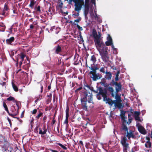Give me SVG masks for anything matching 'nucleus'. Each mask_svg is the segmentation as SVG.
Segmentation results:
<instances>
[{
  "instance_id": "54",
  "label": "nucleus",
  "mask_w": 152,
  "mask_h": 152,
  "mask_svg": "<svg viewBox=\"0 0 152 152\" xmlns=\"http://www.w3.org/2000/svg\"><path fill=\"white\" fill-rule=\"evenodd\" d=\"M81 20V18L80 17H79L78 19H76L75 20L74 22H79Z\"/></svg>"
},
{
  "instance_id": "52",
  "label": "nucleus",
  "mask_w": 152,
  "mask_h": 152,
  "mask_svg": "<svg viewBox=\"0 0 152 152\" xmlns=\"http://www.w3.org/2000/svg\"><path fill=\"white\" fill-rule=\"evenodd\" d=\"M56 120L54 119V118H53V119L52 120V122H51V124L52 126L53 125L56 123Z\"/></svg>"
},
{
  "instance_id": "12",
  "label": "nucleus",
  "mask_w": 152,
  "mask_h": 152,
  "mask_svg": "<svg viewBox=\"0 0 152 152\" xmlns=\"http://www.w3.org/2000/svg\"><path fill=\"white\" fill-rule=\"evenodd\" d=\"M3 106L4 107V108L5 110L7 112V113H8L9 115H10V116H12V117H14V116H16L17 114L19 113L18 109V110L16 112H17L16 113H14V114H12L10 113V112H9V111L7 106V104H6L5 102L4 101L3 102Z\"/></svg>"
},
{
  "instance_id": "15",
  "label": "nucleus",
  "mask_w": 152,
  "mask_h": 152,
  "mask_svg": "<svg viewBox=\"0 0 152 152\" xmlns=\"http://www.w3.org/2000/svg\"><path fill=\"white\" fill-rule=\"evenodd\" d=\"M126 137L129 140H130L131 138H132L133 139H135L136 138L132 130H130L129 132H128V131L126 132Z\"/></svg>"
},
{
  "instance_id": "56",
  "label": "nucleus",
  "mask_w": 152,
  "mask_h": 152,
  "mask_svg": "<svg viewBox=\"0 0 152 152\" xmlns=\"http://www.w3.org/2000/svg\"><path fill=\"white\" fill-rule=\"evenodd\" d=\"M40 87H41V93H42L43 91V86H42V85L41 84H40Z\"/></svg>"
},
{
  "instance_id": "43",
  "label": "nucleus",
  "mask_w": 152,
  "mask_h": 152,
  "mask_svg": "<svg viewBox=\"0 0 152 152\" xmlns=\"http://www.w3.org/2000/svg\"><path fill=\"white\" fill-rule=\"evenodd\" d=\"M99 71L105 74L106 73V72L105 71V69L104 67H101V68L100 69Z\"/></svg>"
},
{
  "instance_id": "36",
  "label": "nucleus",
  "mask_w": 152,
  "mask_h": 152,
  "mask_svg": "<svg viewBox=\"0 0 152 152\" xmlns=\"http://www.w3.org/2000/svg\"><path fill=\"white\" fill-rule=\"evenodd\" d=\"M20 58L22 61H23L24 58L26 56V55L23 53H21L19 55Z\"/></svg>"
},
{
  "instance_id": "50",
  "label": "nucleus",
  "mask_w": 152,
  "mask_h": 152,
  "mask_svg": "<svg viewBox=\"0 0 152 152\" xmlns=\"http://www.w3.org/2000/svg\"><path fill=\"white\" fill-rule=\"evenodd\" d=\"M47 118V116L45 115V116L43 117V123H45V122L46 121V120Z\"/></svg>"
},
{
  "instance_id": "46",
  "label": "nucleus",
  "mask_w": 152,
  "mask_h": 152,
  "mask_svg": "<svg viewBox=\"0 0 152 152\" xmlns=\"http://www.w3.org/2000/svg\"><path fill=\"white\" fill-rule=\"evenodd\" d=\"M134 114H135V116H139L140 114V112L135 111L134 112Z\"/></svg>"
},
{
  "instance_id": "49",
  "label": "nucleus",
  "mask_w": 152,
  "mask_h": 152,
  "mask_svg": "<svg viewBox=\"0 0 152 152\" xmlns=\"http://www.w3.org/2000/svg\"><path fill=\"white\" fill-rule=\"evenodd\" d=\"M77 27L78 28V29L80 31L83 30V28L82 27L78 25L77 24Z\"/></svg>"
},
{
  "instance_id": "25",
  "label": "nucleus",
  "mask_w": 152,
  "mask_h": 152,
  "mask_svg": "<svg viewBox=\"0 0 152 152\" xmlns=\"http://www.w3.org/2000/svg\"><path fill=\"white\" fill-rule=\"evenodd\" d=\"M15 40V38L14 37H11L10 38L7 39L6 40L7 44H11Z\"/></svg>"
},
{
  "instance_id": "64",
  "label": "nucleus",
  "mask_w": 152,
  "mask_h": 152,
  "mask_svg": "<svg viewBox=\"0 0 152 152\" xmlns=\"http://www.w3.org/2000/svg\"><path fill=\"white\" fill-rule=\"evenodd\" d=\"M50 151H51V152H58L56 150H53L52 149H50Z\"/></svg>"
},
{
  "instance_id": "13",
  "label": "nucleus",
  "mask_w": 152,
  "mask_h": 152,
  "mask_svg": "<svg viewBox=\"0 0 152 152\" xmlns=\"http://www.w3.org/2000/svg\"><path fill=\"white\" fill-rule=\"evenodd\" d=\"M100 55L102 59L104 62H106L109 61V57L108 56L107 52L100 54Z\"/></svg>"
},
{
  "instance_id": "20",
  "label": "nucleus",
  "mask_w": 152,
  "mask_h": 152,
  "mask_svg": "<svg viewBox=\"0 0 152 152\" xmlns=\"http://www.w3.org/2000/svg\"><path fill=\"white\" fill-rule=\"evenodd\" d=\"M139 132L142 134H145L147 133L146 131L145 128L141 126H139L138 127Z\"/></svg>"
},
{
  "instance_id": "14",
  "label": "nucleus",
  "mask_w": 152,
  "mask_h": 152,
  "mask_svg": "<svg viewBox=\"0 0 152 152\" xmlns=\"http://www.w3.org/2000/svg\"><path fill=\"white\" fill-rule=\"evenodd\" d=\"M107 41L105 42V45L107 46H109L113 43L112 38L109 34H107Z\"/></svg>"
},
{
  "instance_id": "55",
  "label": "nucleus",
  "mask_w": 152,
  "mask_h": 152,
  "mask_svg": "<svg viewBox=\"0 0 152 152\" xmlns=\"http://www.w3.org/2000/svg\"><path fill=\"white\" fill-rule=\"evenodd\" d=\"M82 88V87H79V88H77L76 90H75V91L76 92H77V91H80L81 90Z\"/></svg>"
},
{
  "instance_id": "32",
  "label": "nucleus",
  "mask_w": 152,
  "mask_h": 152,
  "mask_svg": "<svg viewBox=\"0 0 152 152\" xmlns=\"http://www.w3.org/2000/svg\"><path fill=\"white\" fill-rule=\"evenodd\" d=\"M69 116V108L68 106H67L66 110V118H68Z\"/></svg>"
},
{
  "instance_id": "10",
  "label": "nucleus",
  "mask_w": 152,
  "mask_h": 152,
  "mask_svg": "<svg viewBox=\"0 0 152 152\" xmlns=\"http://www.w3.org/2000/svg\"><path fill=\"white\" fill-rule=\"evenodd\" d=\"M9 3L7 2L4 5V7L1 15L4 16H7L9 14L10 9L9 8V6H8Z\"/></svg>"
},
{
  "instance_id": "28",
  "label": "nucleus",
  "mask_w": 152,
  "mask_h": 152,
  "mask_svg": "<svg viewBox=\"0 0 152 152\" xmlns=\"http://www.w3.org/2000/svg\"><path fill=\"white\" fill-rule=\"evenodd\" d=\"M36 1H35L34 0H31L30 1V3L29 4V7H30L31 9H33L34 6Z\"/></svg>"
},
{
  "instance_id": "51",
  "label": "nucleus",
  "mask_w": 152,
  "mask_h": 152,
  "mask_svg": "<svg viewBox=\"0 0 152 152\" xmlns=\"http://www.w3.org/2000/svg\"><path fill=\"white\" fill-rule=\"evenodd\" d=\"M7 119L9 122V124H10V126L11 127L12 126V125L11 120H10V119L9 118V117H7Z\"/></svg>"
},
{
  "instance_id": "37",
  "label": "nucleus",
  "mask_w": 152,
  "mask_h": 152,
  "mask_svg": "<svg viewBox=\"0 0 152 152\" xmlns=\"http://www.w3.org/2000/svg\"><path fill=\"white\" fill-rule=\"evenodd\" d=\"M30 66V64H26L25 66H23V68L26 70H28Z\"/></svg>"
},
{
  "instance_id": "17",
  "label": "nucleus",
  "mask_w": 152,
  "mask_h": 152,
  "mask_svg": "<svg viewBox=\"0 0 152 152\" xmlns=\"http://www.w3.org/2000/svg\"><path fill=\"white\" fill-rule=\"evenodd\" d=\"M115 99V101H116V102L115 103L114 106L115 107H117L118 108L120 109L122 106V105L121 103V96H120Z\"/></svg>"
},
{
  "instance_id": "8",
  "label": "nucleus",
  "mask_w": 152,
  "mask_h": 152,
  "mask_svg": "<svg viewBox=\"0 0 152 152\" xmlns=\"http://www.w3.org/2000/svg\"><path fill=\"white\" fill-rule=\"evenodd\" d=\"M105 74L104 76V78L102 79L101 82L102 84H103V85H104L105 83V80H104V79L105 80L108 81H110L111 80L112 76V72H110L106 71Z\"/></svg>"
},
{
  "instance_id": "60",
  "label": "nucleus",
  "mask_w": 152,
  "mask_h": 152,
  "mask_svg": "<svg viewBox=\"0 0 152 152\" xmlns=\"http://www.w3.org/2000/svg\"><path fill=\"white\" fill-rule=\"evenodd\" d=\"M111 68L113 70H117V72L119 70H117V68L115 67L114 66H113V67H112Z\"/></svg>"
},
{
  "instance_id": "42",
  "label": "nucleus",
  "mask_w": 152,
  "mask_h": 152,
  "mask_svg": "<svg viewBox=\"0 0 152 152\" xmlns=\"http://www.w3.org/2000/svg\"><path fill=\"white\" fill-rule=\"evenodd\" d=\"M10 110L12 112H14L16 111V109L14 106L12 105L11 106Z\"/></svg>"
},
{
  "instance_id": "44",
  "label": "nucleus",
  "mask_w": 152,
  "mask_h": 152,
  "mask_svg": "<svg viewBox=\"0 0 152 152\" xmlns=\"http://www.w3.org/2000/svg\"><path fill=\"white\" fill-rule=\"evenodd\" d=\"M89 10L85 9L84 14L85 17L87 16V15L88 13Z\"/></svg>"
},
{
  "instance_id": "2",
  "label": "nucleus",
  "mask_w": 152,
  "mask_h": 152,
  "mask_svg": "<svg viewBox=\"0 0 152 152\" xmlns=\"http://www.w3.org/2000/svg\"><path fill=\"white\" fill-rule=\"evenodd\" d=\"M81 102L82 109L84 110L88 111L89 109H91L94 107L93 102H90V101H88L81 99Z\"/></svg>"
},
{
  "instance_id": "35",
  "label": "nucleus",
  "mask_w": 152,
  "mask_h": 152,
  "mask_svg": "<svg viewBox=\"0 0 152 152\" xmlns=\"http://www.w3.org/2000/svg\"><path fill=\"white\" fill-rule=\"evenodd\" d=\"M91 60L92 61L93 63L96 62V58L94 55H93L91 56Z\"/></svg>"
},
{
  "instance_id": "48",
  "label": "nucleus",
  "mask_w": 152,
  "mask_h": 152,
  "mask_svg": "<svg viewBox=\"0 0 152 152\" xmlns=\"http://www.w3.org/2000/svg\"><path fill=\"white\" fill-rule=\"evenodd\" d=\"M37 112V109H34L32 112L31 111V113L32 114H35Z\"/></svg>"
},
{
  "instance_id": "45",
  "label": "nucleus",
  "mask_w": 152,
  "mask_h": 152,
  "mask_svg": "<svg viewBox=\"0 0 152 152\" xmlns=\"http://www.w3.org/2000/svg\"><path fill=\"white\" fill-rule=\"evenodd\" d=\"M135 119L136 121H141V119L139 116H135Z\"/></svg>"
},
{
  "instance_id": "63",
  "label": "nucleus",
  "mask_w": 152,
  "mask_h": 152,
  "mask_svg": "<svg viewBox=\"0 0 152 152\" xmlns=\"http://www.w3.org/2000/svg\"><path fill=\"white\" fill-rule=\"evenodd\" d=\"M24 112V111H23L22 113V114H21V116H20L21 118H23V117Z\"/></svg>"
},
{
  "instance_id": "30",
  "label": "nucleus",
  "mask_w": 152,
  "mask_h": 152,
  "mask_svg": "<svg viewBox=\"0 0 152 152\" xmlns=\"http://www.w3.org/2000/svg\"><path fill=\"white\" fill-rule=\"evenodd\" d=\"M12 88L15 91L17 92L18 91V87L13 82L12 83Z\"/></svg>"
},
{
  "instance_id": "5",
  "label": "nucleus",
  "mask_w": 152,
  "mask_h": 152,
  "mask_svg": "<svg viewBox=\"0 0 152 152\" xmlns=\"http://www.w3.org/2000/svg\"><path fill=\"white\" fill-rule=\"evenodd\" d=\"M83 96L81 97V99L84 100H87L88 101H90V102H93V95L92 92L89 91H88L86 90L83 92Z\"/></svg>"
},
{
  "instance_id": "3",
  "label": "nucleus",
  "mask_w": 152,
  "mask_h": 152,
  "mask_svg": "<svg viewBox=\"0 0 152 152\" xmlns=\"http://www.w3.org/2000/svg\"><path fill=\"white\" fill-rule=\"evenodd\" d=\"M99 91V93L96 95V97L97 99L100 100L102 99L100 96H101L103 98V101H105L107 100V88H102L101 87H99L98 88Z\"/></svg>"
},
{
  "instance_id": "39",
  "label": "nucleus",
  "mask_w": 152,
  "mask_h": 152,
  "mask_svg": "<svg viewBox=\"0 0 152 152\" xmlns=\"http://www.w3.org/2000/svg\"><path fill=\"white\" fill-rule=\"evenodd\" d=\"M52 104H51L49 106L45 108V111H47L48 110H50L51 109H52Z\"/></svg>"
},
{
  "instance_id": "29",
  "label": "nucleus",
  "mask_w": 152,
  "mask_h": 152,
  "mask_svg": "<svg viewBox=\"0 0 152 152\" xmlns=\"http://www.w3.org/2000/svg\"><path fill=\"white\" fill-rule=\"evenodd\" d=\"M79 12H73L72 16L75 18H77L79 15Z\"/></svg>"
},
{
  "instance_id": "34",
  "label": "nucleus",
  "mask_w": 152,
  "mask_h": 152,
  "mask_svg": "<svg viewBox=\"0 0 152 152\" xmlns=\"http://www.w3.org/2000/svg\"><path fill=\"white\" fill-rule=\"evenodd\" d=\"M57 144L58 145L60 146L61 148H62L63 150H67V148L66 147L65 145H62L61 143H57Z\"/></svg>"
},
{
  "instance_id": "33",
  "label": "nucleus",
  "mask_w": 152,
  "mask_h": 152,
  "mask_svg": "<svg viewBox=\"0 0 152 152\" xmlns=\"http://www.w3.org/2000/svg\"><path fill=\"white\" fill-rule=\"evenodd\" d=\"M40 8V6L39 5L37 7V6L35 7H34V10L36 11V12L40 13L41 12Z\"/></svg>"
},
{
  "instance_id": "41",
  "label": "nucleus",
  "mask_w": 152,
  "mask_h": 152,
  "mask_svg": "<svg viewBox=\"0 0 152 152\" xmlns=\"http://www.w3.org/2000/svg\"><path fill=\"white\" fill-rule=\"evenodd\" d=\"M85 9L89 10V3H85Z\"/></svg>"
},
{
  "instance_id": "62",
  "label": "nucleus",
  "mask_w": 152,
  "mask_h": 152,
  "mask_svg": "<svg viewBox=\"0 0 152 152\" xmlns=\"http://www.w3.org/2000/svg\"><path fill=\"white\" fill-rule=\"evenodd\" d=\"M61 12L62 13L63 15H64L65 16L66 15L68 14V12L67 11H66V12H62V11H61Z\"/></svg>"
},
{
  "instance_id": "9",
  "label": "nucleus",
  "mask_w": 152,
  "mask_h": 152,
  "mask_svg": "<svg viewBox=\"0 0 152 152\" xmlns=\"http://www.w3.org/2000/svg\"><path fill=\"white\" fill-rule=\"evenodd\" d=\"M122 122V124L121 126V129L125 132H126L128 131V128L126 126V124H128V125H129L131 121L128 122L126 120L121 121Z\"/></svg>"
},
{
  "instance_id": "27",
  "label": "nucleus",
  "mask_w": 152,
  "mask_h": 152,
  "mask_svg": "<svg viewBox=\"0 0 152 152\" xmlns=\"http://www.w3.org/2000/svg\"><path fill=\"white\" fill-rule=\"evenodd\" d=\"M89 68L91 70L89 72V74H92L94 73H96V71L94 67V66H91V67H89Z\"/></svg>"
},
{
  "instance_id": "31",
  "label": "nucleus",
  "mask_w": 152,
  "mask_h": 152,
  "mask_svg": "<svg viewBox=\"0 0 152 152\" xmlns=\"http://www.w3.org/2000/svg\"><path fill=\"white\" fill-rule=\"evenodd\" d=\"M151 143L150 142V141L149 140H148V141H147L146 142L145 144V147L146 148H151Z\"/></svg>"
},
{
  "instance_id": "53",
  "label": "nucleus",
  "mask_w": 152,
  "mask_h": 152,
  "mask_svg": "<svg viewBox=\"0 0 152 152\" xmlns=\"http://www.w3.org/2000/svg\"><path fill=\"white\" fill-rule=\"evenodd\" d=\"M88 89H89L91 91H89L90 92L91 91L92 92V91H93L94 90V88L93 87H91L89 86V87L88 88Z\"/></svg>"
},
{
  "instance_id": "4",
  "label": "nucleus",
  "mask_w": 152,
  "mask_h": 152,
  "mask_svg": "<svg viewBox=\"0 0 152 152\" xmlns=\"http://www.w3.org/2000/svg\"><path fill=\"white\" fill-rule=\"evenodd\" d=\"M95 44L99 54L107 52V48L105 46L103 42H99L98 41Z\"/></svg>"
},
{
  "instance_id": "19",
  "label": "nucleus",
  "mask_w": 152,
  "mask_h": 152,
  "mask_svg": "<svg viewBox=\"0 0 152 152\" xmlns=\"http://www.w3.org/2000/svg\"><path fill=\"white\" fill-rule=\"evenodd\" d=\"M39 133L42 135L45 134L47 131V129L46 128L45 126H44L42 128H39Z\"/></svg>"
},
{
  "instance_id": "1",
  "label": "nucleus",
  "mask_w": 152,
  "mask_h": 152,
  "mask_svg": "<svg viewBox=\"0 0 152 152\" xmlns=\"http://www.w3.org/2000/svg\"><path fill=\"white\" fill-rule=\"evenodd\" d=\"M120 73V71H118L115 74V80L113 79L109 84L111 86L115 87V91L112 87L109 86L107 88V91L111 95V97L115 99L121 96V94H119L118 93L122 90V86L121 83L117 82L119 80V75Z\"/></svg>"
},
{
  "instance_id": "57",
  "label": "nucleus",
  "mask_w": 152,
  "mask_h": 152,
  "mask_svg": "<svg viewBox=\"0 0 152 152\" xmlns=\"http://www.w3.org/2000/svg\"><path fill=\"white\" fill-rule=\"evenodd\" d=\"M34 132L35 133H37L38 132V127H37L34 130Z\"/></svg>"
},
{
  "instance_id": "40",
  "label": "nucleus",
  "mask_w": 152,
  "mask_h": 152,
  "mask_svg": "<svg viewBox=\"0 0 152 152\" xmlns=\"http://www.w3.org/2000/svg\"><path fill=\"white\" fill-rule=\"evenodd\" d=\"M83 86L84 87V88L85 90H86V87H87L88 88L89 86L87 83H86L85 82L83 83Z\"/></svg>"
},
{
  "instance_id": "22",
  "label": "nucleus",
  "mask_w": 152,
  "mask_h": 152,
  "mask_svg": "<svg viewBox=\"0 0 152 152\" xmlns=\"http://www.w3.org/2000/svg\"><path fill=\"white\" fill-rule=\"evenodd\" d=\"M7 100L9 101H12L14 102H15L16 103V105H17V106L18 107V108H19V105L17 103V101L16 100L14 97L12 96H10L7 99Z\"/></svg>"
},
{
  "instance_id": "21",
  "label": "nucleus",
  "mask_w": 152,
  "mask_h": 152,
  "mask_svg": "<svg viewBox=\"0 0 152 152\" xmlns=\"http://www.w3.org/2000/svg\"><path fill=\"white\" fill-rule=\"evenodd\" d=\"M105 101H107V102L106 103H107L111 107L113 106V104H115V103L116 102L115 100L113 101L108 97L107 98V100Z\"/></svg>"
},
{
  "instance_id": "47",
  "label": "nucleus",
  "mask_w": 152,
  "mask_h": 152,
  "mask_svg": "<svg viewBox=\"0 0 152 152\" xmlns=\"http://www.w3.org/2000/svg\"><path fill=\"white\" fill-rule=\"evenodd\" d=\"M68 118H66L65 119L64 122V124L67 125L68 123Z\"/></svg>"
},
{
  "instance_id": "59",
  "label": "nucleus",
  "mask_w": 152,
  "mask_h": 152,
  "mask_svg": "<svg viewBox=\"0 0 152 152\" xmlns=\"http://www.w3.org/2000/svg\"><path fill=\"white\" fill-rule=\"evenodd\" d=\"M69 23H70L71 24H72V25H76L77 24L74 22H73L72 21H70V22H69Z\"/></svg>"
},
{
  "instance_id": "6",
  "label": "nucleus",
  "mask_w": 152,
  "mask_h": 152,
  "mask_svg": "<svg viewBox=\"0 0 152 152\" xmlns=\"http://www.w3.org/2000/svg\"><path fill=\"white\" fill-rule=\"evenodd\" d=\"M98 35L95 30H93L92 32V35L94 38V42L95 44L96 43V42L99 41V42H102V41L100 40L101 34L99 32H98Z\"/></svg>"
},
{
  "instance_id": "58",
  "label": "nucleus",
  "mask_w": 152,
  "mask_h": 152,
  "mask_svg": "<svg viewBox=\"0 0 152 152\" xmlns=\"http://www.w3.org/2000/svg\"><path fill=\"white\" fill-rule=\"evenodd\" d=\"M88 123H89L88 122H87L85 125H83V127L85 128H87V126Z\"/></svg>"
},
{
  "instance_id": "26",
  "label": "nucleus",
  "mask_w": 152,
  "mask_h": 152,
  "mask_svg": "<svg viewBox=\"0 0 152 152\" xmlns=\"http://www.w3.org/2000/svg\"><path fill=\"white\" fill-rule=\"evenodd\" d=\"M52 95L51 93H50L49 95H48L47 97L48 98L47 100V104L51 102V100Z\"/></svg>"
},
{
  "instance_id": "11",
  "label": "nucleus",
  "mask_w": 152,
  "mask_h": 152,
  "mask_svg": "<svg viewBox=\"0 0 152 152\" xmlns=\"http://www.w3.org/2000/svg\"><path fill=\"white\" fill-rule=\"evenodd\" d=\"M127 140V138L125 136L121 137V142L123 146L125 148V150H126L127 148L128 147L129 144L126 142Z\"/></svg>"
},
{
  "instance_id": "18",
  "label": "nucleus",
  "mask_w": 152,
  "mask_h": 152,
  "mask_svg": "<svg viewBox=\"0 0 152 152\" xmlns=\"http://www.w3.org/2000/svg\"><path fill=\"white\" fill-rule=\"evenodd\" d=\"M62 52V49L60 45H58L56 47V50L55 53L57 54H60V55L62 56H65L66 55V54H60V53Z\"/></svg>"
},
{
  "instance_id": "16",
  "label": "nucleus",
  "mask_w": 152,
  "mask_h": 152,
  "mask_svg": "<svg viewBox=\"0 0 152 152\" xmlns=\"http://www.w3.org/2000/svg\"><path fill=\"white\" fill-rule=\"evenodd\" d=\"M92 76L91 77L92 78L93 81H95L100 79L102 77V75L99 73H95L92 74Z\"/></svg>"
},
{
  "instance_id": "61",
  "label": "nucleus",
  "mask_w": 152,
  "mask_h": 152,
  "mask_svg": "<svg viewBox=\"0 0 152 152\" xmlns=\"http://www.w3.org/2000/svg\"><path fill=\"white\" fill-rule=\"evenodd\" d=\"M0 84L2 86H4L6 85V83L5 82H4L2 83H1Z\"/></svg>"
},
{
  "instance_id": "23",
  "label": "nucleus",
  "mask_w": 152,
  "mask_h": 152,
  "mask_svg": "<svg viewBox=\"0 0 152 152\" xmlns=\"http://www.w3.org/2000/svg\"><path fill=\"white\" fill-rule=\"evenodd\" d=\"M125 111L121 110V113L120 115L121 117V121L126 120L125 119Z\"/></svg>"
},
{
  "instance_id": "7",
  "label": "nucleus",
  "mask_w": 152,
  "mask_h": 152,
  "mask_svg": "<svg viewBox=\"0 0 152 152\" xmlns=\"http://www.w3.org/2000/svg\"><path fill=\"white\" fill-rule=\"evenodd\" d=\"M73 1L75 3V10L77 12H79L81 9L82 5L81 4V2H83L84 0H70Z\"/></svg>"
},
{
  "instance_id": "24",
  "label": "nucleus",
  "mask_w": 152,
  "mask_h": 152,
  "mask_svg": "<svg viewBox=\"0 0 152 152\" xmlns=\"http://www.w3.org/2000/svg\"><path fill=\"white\" fill-rule=\"evenodd\" d=\"M3 141L5 145L7 144L8 143V142L6 140V138L5 136L0 135V143L1 142H3Z\"/></svg>"
},
{
  "instance_id": "38",
  "label": "nucleus",
  "mask_w": 152,
  "mask_h": 152,
  "mask_svg": "<svg viewBox=\"0 0 152 152\" xmlns=\"http://www.w3.org/2000/svg\"><path fill=\"white\" fill-rule=\"evenodd\" d=\"M43 115V113L40 111L39 112V114L37 115V116H36L35 118L37 119H39L40 117L42 116Z\"/></svg>"
}]
</instances>
